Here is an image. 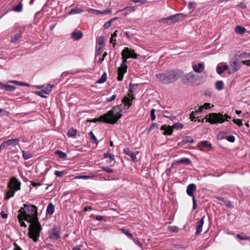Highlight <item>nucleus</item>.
Masks as SVG:
<instances>
[{
    "instance_id": "nucleus-27",
    "label": "nucleus",
    "mask_w": 250,
    "mask_h": 250,
    "mask_svg": "<svg viewBox=\"0 0 250 250\" xmlns=\"http://www.w3.org/2000/svg\"><path fill=\"white\" fill-rule=\"evenodd\" d=\"M55 154L57 155L60 158L65 159L66 157V153L59 150L55 151Z\"/></svg>"
},
{
    "instance_id": "nucleus-20",
    "label": "nucleus",
    "mask_w": 250,
    "mask_h": 250,
    "mask_svg": "<svg viewBox=\"0 0 250 250\" xmlns=\"http://www.w3.org/2000/svg\"><path fill=\"white\" fill-rule=\"evenodd\" d=\"M228 67L226 65L221 66L218 65L216 67V71L219 74L221 75L224 71L228 70Z\"/></svg>"
},
{
    "instance_id": "nucleus-51",
    "label": "nucleus",
    "mask_w": 250,
    "mask_h": 250,
    "mask_svg": "<svg viewBox=\"0 0 250 250\" xmlns=\"http://www.w3.org/2000/svg\"><path fill=\"white\" fill-rule=\"evenodd\" d=\"M226 139L229 142L233 143L235 141V138L233 136L229 135L227 137Z\"/></svg>"
},
{
    "instance_id": "nucleus-48",
    "label": "nucleus",
    "mask_w": 250,
    "mask_h": 250,
    "mask_svg": "<svg viewBox=\"0 0 250 250\" xmlns=\"http://www.w3.org/2000/svg\"><path fill=\"white\" fill-rule=\"evenodd\" d=\"M155 110L154 109H152L150 111V118L152 121H154L155 120L156 117L155 115Z\"/></svg>"
},
{
    "instance_id": "nucleus-22",
    "label": "nucleus",
    "mask_w": 250,
    "mask_h": 250,
    "mask_svg": "<svg viewBox=\"0 0 250 250\" xmlns=\"http://www.w3.org/2000/svg\"><path fill=\"white\" fill-rule=\"evenodd\" d=\"M22 157L25 160H27L33 157V154L30 151L22 150Z\"/></svg>"
},
{
    "instance_id": "nucleus-29",
    "label": "nucleus",
    "mask_w": 250,
    "mask_h": 250,
    "mask_svg": "<svg viewBox=\"0 0 250 250\" xmlns=\"http://www.w3.org/2000/svg\"><path fill=\"white\" fill-rule=\"evenodd\" d=\"M18 218L19 219V222L21 226L26 227V225L25 223L24 222L23 216L21 215V214H19L18 215Z\"/></svg>"
},
{
    "instance_id": "nucleus-59",
    "label": "nucleus",
    "mask_w": 250,
    "mask_h": 250,
    "mask_svg": "<svg viewBox=\"0 0 250 250\" xmlns=\"http://www.w3.org/2000/svg\"><path fill=\"white\" fill-rule=\"evenodd\" d=\"M115 98H116V95H113L110 98H108L106 100V101L108 102H110L114 101L115 99Z\"/></svg>"
},
{
    "instance_id": "nucleus-8",
    "label": "nucleus",
    "mask_w": 250,
    "mask_h": 250,
    "mask_svg": "<svg viewBox=\"0 0 250 250\" xmlns=\"http://www.w3.org/2000/svg\"><path fill=\"white\" fill-rule=\"evenodd\" d=\"M183 124L180 123H177L176 124H173L171 126L167 125H162L160 129L161 130L164 131L163 133L164 135H170L172 134L173 129H181L183 128Z\"/></svg>"
},
{
    "instance_id": "nucleus-64",
    "label": "nucleus",
    "mask_w": 250,
    "mask_h": 250,
    "mask_svg": "<svg viewBox=\"0 0 250 250\" xmlns=\"http://www.w3.org/2000/svg\"><path fill=\"white\" fill-rule=\"evenodd\" d=\"M241 63H242L244 64H246L248 66H250V61H243L241 62Z\"/></svg>"
},
{
    "instance_id": "nucleus-30",
    "label": "nucleus",
    "mask_w": 250,
    "mask_h": 250,
    "mask_svg": "<svg viewBox=\"0 0 250 250\" xmlns=\"http://www.w3.org/2000/svg\"><path fill=\"white\" fill-rule=\"evenodd\" d=\"M224 83L222 81H218L215 83V87L217 89L220 90L223 88Z\"/></svg>"
},
{
    "instance_id": "nucleus-32",
    "label": "nucleus",
    "mask_w": 250,
    "mask_h": 250,
    "mask_svg": "<svg viewBox=\"0 0 250 250\" xmlns=\"http://www.w3.org/2000/svg\"><path fill=\"white\" fill-rule=\"evenodd\" d=\"M177 163L189 164L190 160L188 158H184L177 161Z\"/></svg>"
},
{
    "instance_id": "nucleus-53",
    "label": "nucleus",
    "mask_w": 250,
    "mask_h": 250,
    "mask_svg": "<svg viewBox=\"0 0 250 250\" xmlns=\"http://www.w3.org/2000/svg\"><path fill=\"white\" fill-rule=\"evenodd\" d=\"M93 176H92L83 175V176H77V177H76V178L86 179H88L89 178H91Z\"/></svg>"
},
{
    "instance_id": "nucleus-12",
    "label": "nucleus",
    "mask_w": 250,
    "mask_h": 250,
    "mask_svg": "<svg viewBox=\"0 0 250 250\" xmlns=\"http://www.w3.org/2000/svg\"><path fill=\"white\" fill-rule=\"evenodd\" d=\"M196 189V187L195 184H189L187 189V193L188 195L189 196H191L193 198V193L195 191Z\"/></svg>"
},
{
    "instance_id": "nucleus-54",
    "label": "nucleus",
    "mask_w": 250,
    "mask_h": 250,
    "mask_svg": "<svg viewBox=\"0 0 250 250\" xmlns=\"http://www.w3.org/2000/svg\"><path fill=\"white\" fill-rule=\"evenodd\" d=\"M192 199V203H193V209H195L197 208V205L196 203V200H195V197L193 196V198Z\"/></svg>"
},
{
    "instance_id": "nucleus-45",
    "label": "nucleus",
    "mask_w": 250,
    "mask_h": 250,
    "mask_svg": "<svg viewBox=\"0 0 250 250\" xmlns=\"http://www.w3.org/2000/svg\"><path fill=\"white\" fill-rule=\"evenodd\" d=\"M102 169L103 170L106 171L107 173H111L113 172V170L112 168H110V167H102Z\"/></svg>"
},
{
    "instance_id": "nucleus-6",
    "label": "nucleus",
    "mask_w": 250,
    "mask_h": 250,
    "mask_svg": "<svg viewBox=\"0 0 250 250\" xmlns=\"http://www.w3.org/2000/svg\"><path fill=\"white\" fill-rule=\"evenodd\" d=\"M125 52V51H124V52L121 53L123 60L121 66L119 67H118L117 69L118 77L117 79L119 81H121L123 80L124 74L127 71V60L130 58L136 57V56H125V55H124Z\"/></svg>"
},
{
    "instance_id": "nucleus-3",
    "label": "nucleus",
    "mask_w": 250,
    "mask_h": 250,
    "mask_svg": "<svg viewBox=\"0 0 250 250\" xmlns=\"http://www.w3.org/2000/svg\"><path fill=\"white\" fill-rule=\"evenodd\" d=\"M180 71L172 70L156 75L157 80L162 83L168 84L175 82L181 75Z\"/></svg>"
},
{
    "instance_id": "nucleus-26",
    "label": "nucleus",
    "mask_w": 250,
    "mask_h": 250,
    "mask_svg": "<svg viewBox=\"0 0 250 250\" xmlns=\"http://www.w3.org/2000/svg\"><path fill=\"white\" fill-rule=\"evenodd\" d=\"M54 86V85L48 84L42 91L43 93L49 94L51 91L52 87Z\"/></svg>"
},
{
    "instance_id": "nucleus-49",
    "label": "nucleus",
    "mask_w": 250,
    "mask_h": 250,
    "mask_svg": "<svg viewBox=\"0 0 250 250\" xmlns=\"http://www.w3.org/2000/svg\"><path fill=\"white\" fill-rule=\"evenodd\" d=\"M233 122L236 124H237L238 126H242L243 125L242 121L240 119H233Z\"/></svg>"
},
{
    "instance_id": "nucleus-36",
    "label": "nucleus",
    "mask_w": 250,
    "mask_h": 250,
    "mask_svg": "<svg viewBox=\"0 0 250 250\" xmlns=\"http://www.w3.org/2000/svg\"><path fill=\"white\" fill-rule=\"evenodd\" d=\"M236 237L242 240H246L249 239V237L247 236V235H245L244 233H241V234H237L236 235Z\"/></svg>"
},
{
    "instance_id": "nucleus-10",
    "label": "nucleus",
    "mask_w": 250,
    "mask_h": 250,
    "mask_svg": "<svg viewBox=\"0 0 250 250\" xmlns=\"http://www.w3.org/2000/svg\"><path fill=\"white\" fill-rule=\"evenodd\" d=\"M125 51L124 53V55L125 56H136L135 58H132V59H137L139 55L137 54L135 52V50L129 48L127 47H125L124 49L122 50V52H124Z\"/></svg>"
},
{
    "instance_id": "nucleus-23",
    "label": "nucleus",
    "mask_w": 250,
    "mask_h": 250,
    "mask_svg": "<svg viewBox=\"0 0 250 250\" xmlns=\"http://www.w3.org/2000/svg\"><path fill=\"white\" fill-rule=\"evenodd\" d=\"M55 207L52 203H50L47 208L46 212L48 214L52 215L54 211Z\"/></svg>"
},
{
    "instance_id": "nucleus-16",
    "label": "nucleus",
    "mask_w": 250,
    "mask_h": 250,
    "mask_svg": "<svg viewBox=\"0 0 250 250\" xmlns=\"http://www.w3.org/2000/svg\"><path fill=\"white\" fill-rule=\"evenodd\" d=\"M15 86L0 83V89H4L7 91H12L15 89Z\"/></svg>"
},
{
    "instance_id": "nucleus-50",
    "label": "nucleus",
    "mask_w": 250,
    "mask_h": 250,
    "mask_svg": "<svg viewBox=\"0 0 250 250\" xmlns=\"http://www.w3.org/2000/svg\"><path fill=\"white\" fill-rule=\"evenodd\" d=\"M168 230L172 232H177L178 229L176 226H169L168 227Z\"/></svg>"
},
{
    "instance_id": "nucleus-31",
    "label": "nucleus",
    "mask_w": 250,
    "mask_h": 250,
    "mask_svg": "<svg viewBox=\"0 0 250 250\" xmlns=\"http://www.w3.org/2000/svg\"><path fill=\"white\" fill-rule=\"evenodd\" d=\"M21 33H19L15 34L14 37L11 39V42L13 43L17 42V41L21 37Z\"/></svg>"
},
{
    "instance_id": "nucleus-44",
    "label": "nucleus",
    "mask_w": 250,
    "mask_h": 250,
    "mask_svg": "<svg viewBox=\"0 0 250 250\" xmlns=\"http://www.w3.org/2000/svg\"><path fill=\"white\" fill-rule=\"evenodd\" d=\"M87 11L88 12H92L93 13H94L97 15L100 14L101 13V11H99V10H98L96 9H91V8L88 9Z\"/></svg>"
},
{
    "instance_id": "nucleus-21",
    "label": "nucleus",
    "mask_w": 250,
    "mask_h": 250,
    "mask_svg": "<svg viewBox=\"0 0 250 250\" xmlns=\"http://www.w3.org/2000/svg\"><path fill=\"white\" fill-rule=\"evenodd\" d=\"M235 31L238 34H243L246 32V29L243 26H237L235 28Z\"/></svg>"
},
{
    "instance_id": "nucleus-18",
    "label": "nucleus",
    "mask_w": 250,
    "mask_h": 250,
    "mask_svg": "<svg viewBox=\"0 0 250 250\" xmlns=\"http://www.w3.org/2000/svg\"><path fill=\"white\" fill-rule=\"evenodd\" d=\"M71 37L75 40H79L83 37V33L81 31H74L71 34Z\"/></svg>"
},
{
    "instance_id": "nucleus-47",
    "label": "nucleus",
    "mask_w": 250,
    "mask_h": 250,
    "mask_svg": "<svg viewBox=\"0 0 250 250\" xmlns=\"http://www.w3.org/2000/svg\"><path fill=\"white\" fill-rule=\"evenodd\" d=\"M132 240L133 241V242H134V243L138 245L140 248H141L142 249H143V245L138 240L135 239V238H134L132 237Z\"/></svg>"
},
{
    "instance_id": "nucleus-33",
    "label": "nucleus",
    "mask_w": 250,
    "mask_h": 250,
    "mask_svg": "<svg viewBox=\"0 0 250 250\" xmlns=\"http://www.w3.org/2000/svg\"><path fill=\"white\" fill-rule=\"evenodd\" d=\"M194 78V75L192 72L188 73L185 75V78L188 81H191Z\"/></svg>"
},
{
    "instance_id": "nucleus-17",
    "label": "nucleus",
    "mask_w": 250,
    "mask_h": 250,
    "mask_svg": "<svg viewBox=\"0 0 250 250\" xmlns=\"http://www.w3.org/2000/svg\"><path fill=\"white\" fill-rule=\"evenodd\" d=\"M49 238L52 239L58 240L60 238L59 231L56 229H53L49 235Z\"/></svg>"
},
{
    "instance_id": "nucleus-28",
    "label": "nucleus",
    "mask_w": 250,
    "mask_h": 250,
    "mask_svg": "<svg viewBox=\"0 0 250 250\" xmlns=\"http://www.w3.org/2000/svg\"><path fill=\"white\" fill-rule=\"evenodd\" d=\"M106 79H107L106 74L105 72H104L103 73V74L102 75L101 78L96 82V83H102L105 82V81L106 80Z\"/></svg>"
},
{
    "instance_id": "nucleus-60",
    "label": "nucleus",
    "mask_w": 250,
    "mask_h": 250,
    "mask_svg": "<svg viewBox=\"0 0 250 250\" xmlns=\"http://www.w3.org/2000/svg\"><path fill=\"white\" fill-rule=\"evenodd\" d=\"M203 109H204V106L201 105L198 108V110L195 111L194 112L196 113V114L201 113L202 112Z\"/></svg>"
},
{
    "instance_id": "nucleus-62",
    "label": "nucleus",
    "mask_w": 250,
    "mask_h": 250,
    "mask_svg": "<svg viewBox=\"0 0 250 250\" xmlns=\"http://www.w3.org/2000/svg\"><path fill=\"white\" fill-rule=\"evenodd\" d=\"M104 218L105 217L101 215H97L95 217L96 219L98 221H101L103 220Z\"/></svg>"
},
{
    "instance_id": "nucleus-13",
    "label": "nucleus",
    "mask_w": 250,
    "mask_h": 250,
    "mask_svg": "<svg viewBox=\"0 0 250 250\" xmlns=\"http://www.w3.org/2000/svg\"><path fill=\"white\" fill-rule=\"evenodd\" d=\"M205 216H203L197 222L196 234L198 235L202 231V228L204 223Z\"/></svg>"
},
{
    "instance_id": "nucleus-41",
    "label": "nucleus",
    "mask_w": 250,
    "mask_h": 250,
    "mask_svg": "<svg viewBox=\"0 0 250 250\" xmlns=\"http://www.w3.org/2000/svg\"><path fill=\"white\" fill-rule=\"evenodd\" d=\"M121 230L122 231V232L123 233H124L125 234L126 236L130 237L131 239L132 238V237H133L132 234L131 233H130L127 229H124V228H122L121 229Z\"/></svg>"
},
{
    "instance_id": "nucleus-7",
    "label": "nucleus",
    "mask_w": 250,
    "mask_h": 250,
    "mask_svg": "<svg viewBox=\"0 0 250 250\" xmlns=\"http://www.w3.org/2000/svg\"><path fill=\"white\" fill-rule=\"evenodd\" d=\"M20 142L19 139H11L4 141L0 146V151L4 149H11L18 145Z\"/></svg>"
},
{
    "instance_id": "nucleus-5",
    "label": "nucleus",
    "mask_w": 250,
    "mask_h": 250,
    "mask_svg": "<svg viewBox=\"0 0 250 250\" xmlns=\"http://www.w3.org/2000/svg\"><path fill=\"white\" fill-rule=\"evenodd\" d=\"M7 187L9 190L6 192V196L4 198L5 200H8L14 196L15 191L20 189L21 183L16 178L12 177L8 183Z\"/></svg>"
},
{
    "instance_id": "nucleus-42",
    "label": "nucleus",
    "mask_w": 250,
    "mask_h": 250,
    "mask_svg": "<svg viewBox=\"0 0 250 250\" xmlns=\"http://www.w3.org/2000/svg\"><path fill=\"white\" fill-rule=\"evenodd\" d=\"M117 18H113V19H111L110 21H109L107 22H106V23H105L104 24L103 27L105 29L109 28L111 26L112 22L113 21H114Z\"/></svg>"
},
{
    "instance_id": "nucleus-25",
    "label": "nucleus",
    "mask_w": 250,
    "mask_h": 250,
    "mask_svg": "<svg viewBox=\"0 0 250 250\" xmlns=\"http://www.w3.org/2000/svg\"><path fill=\"white\" fill-rule=\"evenodd\" d=\"M83 12V10L78 7H76L75 8L72 9L69 12V14H79L81 13L82 12Z\"/></svg>"
},
{
    "instance_id": "nucleus-52",
    "label": "nucleus",
    "mask_w": 250,
    "mask_h": 250,
    "mask_svg": "<svg viewBox=\"0 0 250 250\" xmlns=\"http://www.w3.org/2000/svg\"><path fill=\"white\" fill-rule=\"evenodd\" d=\"M235 57V58H237V57H238L239 58H244L246 57H248V53L246 52H243L239 55H236Z\"/></svg>"
},
{
    "instance_id": "nucleus-56",
    "label": "nucleus",
    "mask_w": 250,
    "mask_h": 250,
    "mask_svg": "<svg viewBox=\"0 0 250 250\" xmlns=\"http://www.w3.org/2000/svg\"><path fill=\"white\" fill-rule=\"evenodd\" d=\"M17 83V85H19L26 86H29V84H28L27 83H23V82H18V83Z\"/></svg>"
},
{
    "instance_id": "nucleus-4",
    "label": "nucleus",
    "mask_w": 250,
    "mask_h": 250,
    "mask_svg": "<svg viewBox=\"0 0 250 250\" xmlns=\"http://www.w3.org/2000/svg\"><path fill=\"white\" fill-rule=\"evenodd\" d=\"M205 119L209 123L215 124L224 123L225 121H227L228 119H230V117L227 114L224 116L220 113H212L207 115Z\"/></svg>"
},
{
    "instance_id": "nucleus-58",
    "label": "nucleus",
    "mask_w": 250,
    "mask_h": 250,
    "mask_svg": "<svg viewBox=\"0 0 250 250\" xmlns=\"http://www.w3.org/2000/svg\"><path fill=\"white\" fill-rule=\"evenodd\" d=\"M111 12V9H107V10L101 11V13L100 14H107L110 13Z\"/></svg>"
},
{
    "instance_id": "nucleus-14",
    "label": "nucleus",
    "mask_w": 250,
    "mask_h": 250,
    "mask_svg": "<svg viewBox=\"0 0 250 250\" xmlns=\"http://www.w3.org/2000/svg\"><path fill=\"white\" fill-rule=\"evenodd\" d=\"M170 17L171 20L173 23L176 22L180 19L185 18L186 15L183 13L176 14L174 15H172Z\"/></svg>"
},
{
    "instance_id": "nucleus-46",
    "label": "nucleus",
    "mask_w": 250,
    "mask_h": 250,
    "mask_svg": "<svg viewBox=\"0 0 250 250\" xmlns=\"http://www.w3.org/2000/svg\"><path fill=\"white\" fill-rule=\"evenodd\" d=\"M65 173V172L64 171H59L58 170H56L54 172L55 175L56 176L59 177H62V175Z\"/></svg>"
},
{
    "instance_id": "nucleus-2",
    "label": "nucleus",
    "mask_w": 250,
    "mask_h": 250,
    "mask_svg": "<svg viewBox=\"0 0 250 250\" xmlns=\"http://www.w3.org/2000/svg\"><path fill=\"white\" fill-rule=\"evenodd\" d=\"M122 110L118 106L113 107L111 110L107 113L101 115L99 118H94L89 121L96 123L97 121L103 122L105 123L112 125L115 124L119 119L122 117Z\"/></svg>"
},
{
    "instance_id": "nucleus-24",
    "label": "nucleus",
    "mask_w": 250,
    "mask_h": 250,
    "mask_svg": "<svg viewBox=\"0 0 250 250\" xmlns=\"http://www.w3.org/2000/svg\"><path fill=\"white\" fill-rule=\"evenodd\" d=\"M182 141L185 144L190 143L193 144L194 143V140L189 136H185L182 139Z\"/></svg>"
},
{
    "instance_id": "nucleus-9",
    "label": "nucleus",
    "mask_w": 250,
    "mask_h": 250,
    "mask_svg": "<svg viewBox=\"0 0 250 250\" xmlns=\"http://www.w3.org/2000/svg\"><path fill=\"white\" fill-rule=\"evenodd\" d=\"M230 67L228 70L229 74H233L236 72L240 67V64L238 62L236 58L234 59V61L230 63Z\"/></svg>"
},
{
    "instance_id": "nucleus-19",
    "label": "nucleus",
    "mask_w": 250,
    "mask_h": 250,
    "mask_svg": "<svg viewBox=\"0 0 250 250\" xmlns=\"http://www.w3.org/2000/svg\"><path fill=\"white\" fill-rule=\"evenodd\" d=\"M193 69L196 73H200L201 72V69H203L204 68V65L203 63H198V65H193Z\"/></svg>"
},
{
    "instance_id": "nucleus-1",
    "label": "nucleus",
    "mask_w": 250,
    "mask_h": 250,
    "mask_svg": "<svg viewBox=\"0 0 250 250\" xmlns=\"http://www.w3.org/2000/svg\"><path fill=\"white\" fill-rule=\"evenodd\" d=\"M23 206L24 207L21 208L19 210V214H21L24 220L30 223L28 228V234L30 238L34 242H37L42 229L38 221L37 207L31 204H24Z\"/></svg>"
},
{
    "instance_id": "nucleus-11",
    "label": "nucleus",
    "mask_w": 250,
    "mask_h": 250,
    "mask_svg": "<svg viewBox=\"0 0 250 250\" xmlns=\"http://www.w3.org/2000/svg\"><path fill=\"white\" fill-rule=\"evenodd\" d=\"M128 97L125 96L122 100V102L124 105L130 106L132 104V101L134 99L133 95L132 93H128Z\"/></svg>"
},
{
    "instance_id": "nucleus-37",
    "label": "nucleus",
    "mask_w": 250,
    "mask_h": 250,
    "mask_svg": "<svg viewBox=\"0 0 250 250\" xmlns=\"http://www.w3.org/2000/svg\"><path fill=\"white\" fill-rule=\"evenodd\" d=\"M68 136L73 137L77 134V130L74 128H70L68 131Z\"/></svg>"
},
{
    "instance_id": "nucleus-38",
    "label": "nucleus",
    "mask_w": 250,
    "mask_h": 250,
    "mask_svg": "<svg viewBox=\"0 0 250 250\" xmlns=\"http://www.w3.org/2000/svg\"><path fill=\"white\" fill-rule=\"evenodd\" d=\"M22 4L21 3V2H20L18 5H17L14 8L13 10L15 11V12H21L22 11Z\"/></svg>"
},
{
    "instance_id": "nucleus-15",
    "label": "nucleus",
    "mask_w": 250,
    "mask_h": 250,
    "mask_svg": "<svg viewBox=\"0 0 250 250\" xmlns=\"http://www.w3.org/2000/svg\"><path fill=\"white\" fill-rule=\"evenodd\" d=\"M124 152L126 155H129L133 162L137 161L136 154L134 152L131 151L128 148H125Z\"/></svg>"
},
{
    "instance_id": "nucleus-39",
    "label": "nucleus",
    "mask_w": 250,
    "mask_h": 250,
    "mask_svg": "<svg viewBox=\"0 0 250 250\" xmlns=\"http://www.w3.org/2000/svg\"><path fill=\"white\" fill-rule=\"evenodd\" d=\"M97 42L99 45H100V47H103L104 43V38L103 37H99L97 39Z\"/></svg>"
},
{
    "instance_id": "nucleus-55",
    "label": "nucleus",
    "mask_w": 250,
    "mask_h": 250,
    "mask_svg": "<svg viewBox=\"0 0 250 250\" xmlns=\"http://www.w3.org/2000/svg\"><path fill=\"white\" fill-rule=\"evenodd\" d=\"M237 6L238 7L242 8V9H244V8H246V4L244 2H242L239 3Z\"/></svg>"
},
{
    "instance_id": "nucleus-57",
    "label": "nucleus",
    "mask_w": 250,
    "mask_h": 250,
    "mask_svg": "<svg viewBox=\"0 0 250 250\" xmlns=\"http://www.w3.org/2000/svg\"><path fill=\"white\" fill-rule=\"evenodd\" d=\"M196 114V113H195L194 111H192L190 115L189 118L190 119L191 121H193L195 119V116L194 115Z\"/></svg>"
},
{
    "instance_id": "nucleus-63",
    "label": "nucleus",
    "mask_w": 250,
    "mask_h": 250,
    "mask_svg": "<svg viewBox=\"0 0 250 250\" xmlns=\"http://www.w3.org/2000/svg\"><path fill=\"white\" fill-rule=\"evenodd\" d=\"M14 246H15V248L14 250H22L20 246H19L16 243H14Z\"/></svg>"
},
{
    "instance_id": "nucleus-40",
    "label": "nucleus",
    "mask_w": 250,
    "mask_h": 250,
    "mask_svg": "<svg viewBox=\"0 0 250 250\" xmlns=\"http://www.w3.org/2000/svg\"><path fill=\"white\" fill-rule=\"evenodd\" d=\"M201 143L202 146L203 147H208L209 148H211V144L207 141H203Z\"/></svg>"
},
{
    "instance_id": "nucleus-35",
    "label": "nucleus",
    "mask_w": 250,
    "mask_h": 250,
    "mask_svg": "<svg viewBox=\"0 0 250 250\" xmlns=\"http://www.w3.org/2000/svg\"><path fill=\"white\" fill-rule=\"evenodd\" d=\"M161 22L164 23H167V24H171L173 23V22L171 20L170 17H168L167 18L162 19Z\"/></svg>"
},
{
    "instance_id": "nucleus-43",
    "label": "nucleus",
    "mask_w": 250,
    "mask_h": 250,
    "mask_svg": "<svg viewBox=\"0 0 250 250\" xmlns=\"http://www.w3.org/2000/svg\"><path fill=\"white\" fill-rule=\"evenodd\" d=\"M89 135L91 139L93 141V142L96 144L98 145V141H97L96 137L95 136L94 134H93V132L91 131L89 133Z\"/></svg>"
},
{
    "instance_id": "nucleus-34",
    "label": "nucleus",
    "mask_w": 250,
    "mask_h": 250,
    "mask_svg": "<svg viewBox=\"0 0 250 250\" xmlns=\"http://www.w3.org/2000/svg\"><path fill=\"white\" fill-rule=\"evenodd\" d=\"M104 158H108L109 159V162L114 160V155L112 153H106L104 154Z\"/></svg>"
},
{
    "instance_id": "nucleus-61",
    "label": "nucleus",
    "mask_w": 250,
    "mask_h": 250,
    "mask_svg": "<svg viewBox=\"0 0 250 250\" xmlns=\"http://www.w3.org/2000/svg\"><path fill=\"white\" fill-rule=\"evenodd\" d=\"M224 203L226 205V206L228 207H229V208L232 207L231 204L230 202H229V201L225 200Z\"/></svg>"
}]
</instances>
